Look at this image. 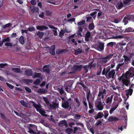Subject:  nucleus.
Masks as SVG:
<instances>
[{"label":"nucleus","mask_w":134,"mask_h":134,"mask_svg":"<svg viewBox=\"0 0 134 134\" xmlns=\"http://www.w3.org/2000/svg\"><path fill=\"white\" fill-rule=\"evenodd\" d=\"M134 76V68H130L129 71L124 74L122 75L120 77V80H122L123 83L126 86H128L130 83L129 78Z\"/></svg>","instance_id":"f257e3e1"},{"label":"nucleus","mask_w":134,"mask_h":134,"mask_svg":"<svg viewBox=\"0 0 134 134\" xmlns=\"http://www.w3.org/2000/svg\"><path fill=\"white\" fill-rule=\"evenodd\" d=\"M121 31V29L120 28H116L113 30H100L98 33L99 34V36L100 38L102 39H106L108 36L111 35V33L116 34L119 33Z\"/></svg>","instance_id":"f03ea898"},{"label":"nucleus","mask_w":134,"mask_h":134,"mask_svg":"<svg viewBox=\"0 0 134 134\" xmlns=\"http://www.w3.org/2000/svg\"><path fill=\"white\" fill-rule=\"evenodd\" d=\"M31 102L32 103V105L36 108L37 111L39 112L42 115L46 116H47V115L45 114L46 112L40 105L36 104L32 101H31Z\"/></svg>","instance_id":"7ed1b4c3"},{"label":"nucleus","mask_w":134,"mask_h":134,"mask_svg":"<svg viewBox=\"0 0 134 134\" xmlns=\"http://www.w3.org/2000/svg\"><path fill=\"white\" fill-rule=\"evenodd\" d=\"M107 94L106 90L105 89H99L98 94V98L100 99L101 98L103 99L104 98Z\"/></svg>","instance_id":"20e7f679"},{"label":"nucleus","mask_w":134,"mask_h":134,"mask_svg":"<svg viewBox=\"0 0 134 134\" xmlns=\"http://www.w3.org/2000/svg\"><path fill=\"white\" fill-rule=\"evenodd\" d=\"M76 35L75 34L72 35L69 37V41L71 42V43L75 45L77 44L76 40H77Z\"/></svg>","instance_id":"39448f33"},{"label":"nucleus","mask_w":134,"mask_h":134,"mask_svg":"<svg viewBox=\"0 0 134 134\" xmlns=\"http://www.w3.org/2000/svg\"><path fill=\"white\" fill-rule=\"evenodd\" d=\"M82 67V66L81 65H75L74 66L72 69H71L72 71L70 72L68 71L67 72V74H70L74 73L75 71L80 70Z\"/></svg>","instance_id":"423d86ee"},{"label":"nucleus","mask_w":134,"mask_h":134,"mask_svg":"<svg viewBox=\"0 0 134 134\" xmlns=\"http://www.w3.org/2000/svg\"><path fill=\"white\" fill-rule=\"evenodd\" d=\"M112 57L111 55H108L107 57L101 59L100 60V62H98L97 63V65L99 66L100 63L101 64H104L107 62Z\"/></svg>","instance_id":"0eeeda50"},{"label":"nucleus","mask_w":134,"mask_h":134,"mask_svg":"<svg viewBox=\"0 0 134 134\" xmlns=\"http://www.w3.org/2000/svg\"><path fill=\"white\" fill-rule=\"evenodd\" d=\"M95 48L100 51H102L104 49V44L102 43L98 42L95 44Z\"/></svg>","instance_id":"6e6552de"},{"label":"nucleus","mask_w":134,"mask_h":134,"mask_svg":"<svg viewBox=\"0 0 134 134\" xmlns=\"http://www.w3.org/2000/svg\"><path fill=\"white\" fill-rule=\"evenodd\" d=\"M34 128L37 129V127L35 125H31L30 127L29 128V130L28 131V132L31 134H42V132H38L37 133H36L32 130V129H33Z\"/></svg>","instance_id":"1a4fd4ad"},{"label":"nucleus","mask_w":134,"mask_h":134,"mask_svg":"<svg viewBox=\"0 0 134 134\" xmlns=\"http://www.w3.org/2000/svg\"><path fill=\"white\" fill-rule=\"evenodd\" d=\"M95 105L99 110H102L104 108V105L100 101H96Z\"/></svg>","instance_id":"9d476101"},{"label":"nucleus","mask_w":134,"mask_h":134,"mask_svg":"<svg viewBox=\"0 0 134 134\" xmlns=\"http://www.w3.org/2000/svg\"><path fill=\"white\" fill-rule=\"evenodd\" d=\"M118 105V103L116 102H114L112 105V107L109 111V113L110 114H111L117 108Z\"/></svg>","instance_id":"9b49d317"},{"label":"nucleus","mask_w":134,"mask_h":134,"mask_svg":"<svg viewBox=\"0 0 134 134\" xmlns=\"http://www.w3.org/2000/svg\"><path fill=\"white\" fill-rule=\"evenodd\" d=\"M114 95L112 94L110 96L108 97L105 101V103L106 104H109V106L110 105V104L112 103V99L114 97ZM110 107V106L108 107H107V106H106V108L107 109H108Z\"/></svg>","instance_id":"f8f14e48"},{"label":"nucleus","mask_w":134,"mask_h":134,"mask_svg":"<svg viewBox=\"0 0 134 134\" xmlns=\"http://www.w3.org/2000/svg\"><path fill=\"white\" fill-rule=\"evenodd\" d=\"M128 19H129V20H134V15H131L128 17L127 18H124L123 21V22L124 23V25H126L127 23Z\"/></svg>","instance_id":"ddd939ff"},{"label":"nucleus","mask_w":134,"mask_h":134,"mask_svg":"<svg viewBox=\"0 0 134 134\" xmlns=\"http://www.w3.org/2000/svg\"><path fill=\"white\" fill-rule=\"evenodd\" d=\"M134 84H132L131 85L130 88L128 90L126 91V95L127 96V98H128L129 95H131L132 94L133 90L132 89H131V88H133L134 87Z\"/></svg>","instance_id":"4468645a"},{"label":"nucleus","mask_w":134,"mask_h":134,"mask_svg":"<svg viewBox=\"0 0 134 134\" xmlns=\"http://www.w3.org/2000/svg\"><path fill=\"white\" fill-rule=\"evenodd\" d=\"M62 107L65 108H68L69 105L68 102L67 101L65 102L64 100V98H62Z\"/></svg>","instance_id":"2eb2a0df"},{"label":"nucleus","mask_w":134,"mask_h":134,"mask_svg":"<svg viewBox=\"0 0 134 134\" xmlns=\"http://www.w3.org/2000/svg\"><path fill=\"white\" fill-rule=\"evenodd\" d=\"M115 74V70H111L109 72L107 76V77L108 78H113Z\"/></svg>","instance_id":"dca6fc26"},{"label":"nucleus","mask_w":134,"mask_h":134,"mask_svg":"<svg viewBox=\"0 0 134 134\" xmlns=\"http://www.w3.org/2000/svg\"><path fill=\"white\" fill-rule=\"evenodd\" d=\"M114 100L117 101L119 103L121 102L122 101V99L120 97V94L115 95L114 96Z\"/></svg>","instance_id":"f3484780"},{"label":"nucleus","mask_w":134,"mask_h":134,"mask_svg":"<svg viewBox=\"0 0 134 134\" xmlns=\"http://www.w3.org/2000/svg\"><path fill=\"white\" fill-rule=\"evenodd\" d=\"M49 27L53 30V31L54 32V35L55 36H57V31H59V30L58 29L53 26L49 25Z\"/></svg>","instance_id":"a211bd4d"},{"label":"nucleus","mask_w":134,"mask_h":134,"mask_svg":"<svg viewBox=\"0 0 134 134\" xmlns=\"http://www.w3.org/2000/svg\"><path fill=\"white\" fill-rule=\"evenodd\" d=\"M36 28L37 30H47L48 29V27L46 26L42 25L40 26H36Z\"/></svg>","instance_id":"6ab92c4d"},{"label":"nucleus","mask_w":134,"mask_h":134,"mask_svg":"<svg viewBox=\"0 0 134 134\" xmlns=\"http://www.w3.org/2000/svg\"><path fill=\"white\" fill-rule=\"evenodd\" d=\"M49 65H46L43 68V71L44 72L48 73L49 72L50 69Z\"/></svg>","instance_id":"aec40b11"},{"label":"nucleus","mask_w":134,"mask_h":134,"mask_svg":"<svg viewBox=\"0 0 134 134\" xmlns=\"http://www.w3.org/2000/svg\"><path fill=\"white\" fill-rule=\"evenodd\" d=\"M122 32H134V30L131 27H128L125 30H122Z\"/></svg>","instance_id":"412c9836"},{"label":"nucleus","mask_w":134,"mask_h":134,"mask_svg":"<svg viewBox=\"0 0 134 134\" xmlns=\"http://www.w3.org/2000/svg\"><path fill=\"white\" fill-rule=\"evenodd\" d=\"M55 46L54 45L52 46L51 48L50 49V53L52 55H54L55 54Z\"/></svg>","instance_id":"4be33fe9"},{"label":"nucleus","mask_w":134,"mask_h":134,"mask_svg":"<svg viewBox=\"0 0 134 134\" xmlns=\"http://www.w3.org/2000/svg\"><path fill=\"white\" fill-rule=\"evenodd\" d=\"M123 6V4L121 1H120L116 4V7L118 9H121Z\"/></svg>","instance_id":"5701e85b"},{"label":"nucleus","mask_w":134,"mask_h":134,"mask_svg":"<svg viewBox=\"0 0 134 134\" xmlns=\"http://www.w3.org/2000/svg\"><path fill=\"white\" fill-rule=\"evenodd\" d=\"M104 116V115L103 113L100 112H99L97 115L95 116V118L97 119L98 118H102Z\"/></svg>","instance_id":"b1692460"},{"label":"nucleus","mask_w":134,"mask_h":134,"mask_svg":"<svg viewBox=\"0 0 134 134\" xmlns=\"http://www.w3.org/2000/svg\"><path fill=\"white\" fill-rule=\"evenodd\" d=\"M90 37V33L89 31H87L86 34L85 39V40L88 41L89 40V39Z\"/></svg>","instance_id":"393cba45"},{"label":"nucleus","mask_w":134,"mask_h":134,"mask_svg":"<svg viewBox=\"0 0 134 134\" xmlns=\"http://www.w3.org/2000/svg\"><path fill=\"white\" fill-rule=\"evenodd\" d=\"M20 102L22 105L26 107H30V105L28 103L25 102L24 100H21L20 101Z\"/></svg>","instance_id":"a878e982"},{"label":"nucleus","mask_w":134,"mask_h":134,"mask_svg":"<svg viewBox=\"0 0 134 134\" xmlns=\"http://www.w3.org/2000/svg\"><path fill=\"white\" fill-rule=\"evenodd\" d=\"M38 93H46V91L44 90L43 89H39L38 90H35Z\"/></svg>","instance_id":"bb28decb"},{"label":"nucleus","mask_w":134,"mask_h":134,"mask_svg":"<svg viewBox=\"0 0 134 134\" xmlns=\"http://www.w3.org/2000/svg\"><path fill=\"white\" fill-rule=\"evenodd\" d=\"M26 74L27 75L30 76L32 74V72L31 69L27 70L25 71Z\"/></svg>","instance_id":"cd10ccee"},{"label":"nucleus","mask_w":134,"mask_h":134,"mask_svg":"<svg viewBox=\"0 0 134 134\" xmlns=\"http://www.w3.org/2000/svg\"><path fill=\"white\" fill-rule=\"evenodd\" d=\"M75 99L76 101V102L75 103V104L76 106L75 107L76 108H78L80 105V102L77 98H76Z\"/></svg>","instance_id":"c85d7f7f"},{"label":"nucleus","mask_w":134,"mask_h":134,"mask_svg":"<svg viewBox=\"0 0 134 134\" xmlns=\"http://www.w3.org/2000/svg\"><path fill=\"white\" fill-rule=\"evenodd\" d=\"M94 28V25L93 23H92L90 24L88 26L89 29L91 31L93 30Z\"/></svg>","instance_id":"c756f323"},{"label":"nucleus","mask_w":134,"mask_h":134,"mask_svg":"<svg viewBox=\"0 0 134 134\" xmlns=\"http://www.w3.org/2000/svg\"><path fill=\"white\" fill-rule=\"evenodd\" d=\"M117 118L113 116H110L108 119V120L109 121H116L117 120Z\"/></svg>","instance_id":"7c9ffc66"},{"label":"nucleus","mask_w":134,"mask_h":134,"mask_svg":"<svg viewBox=\"0 0 134 134\" xmlns=\"http://www.w3.org/2000/svg\"><path fill=\"white\" fill-rule=\"evenodd\" d=\"M98 19H102L104 17V15L103 13L100 12L98 14Z\"/></svg>","instance_id":"2f4dec72"},{"label":"nucleus","mask_w":134,"mask_h":134,"mask_svg":"<svg viewBox=\"0 0 134 134\" xmlns=\"http://www.w3.org/2000/svg\"><path fill=\"white\" fill-rule=\"evenodd\" d=\"M74 129V131H73V132L74 133L80 132V129L79 127H75Z\"/></svg>","instance_id":"473e14b6"},{"label":"nucleus","mask_w":134,"mask_h":134,"mask_svg":"<svg viewBox=\"0 0 134 134\" xmlns=\"http://www.w3.org/2000/svg\"><path fill=\"white\" fill-rule=\"evenodd\" d=\"M37 35L40 38H42L44 34L43 32H39L37 33Z\"/></svg>","instance_id":"72a5a7b5"},{"label":"nucleus","mask_w":134,"mask_h":134,"mask_svg":"<svg viewBox=\"0 0 134 134\" xmlns=\"http://www.w3.org/2000/svg\"><path fill=\"white\" fill-rule=\"evenodd\" d=\"M11 70L12 71L16 72L18 73L20 72V70L19 68H12Z\"/></svg>","instance_id":"f704fd0d"},{"label":"nucleus","mask_w":134,"mask_h":134,"mask_svg":"<svg viewBox=\"0 0 134 134\" xmlns=\"http://www.w3.org/2000/svg\"><path fill=\"white\" fill-rule=\"evenodd\" d=\"M41 75L40 73H38L35 72L34 74V75L33 76V78H35L40 77Z\"/></svg>","instance_id":"c9c22d12"},{"label":"nucleus","mask_w":134,"mask_h":134,"mask_svg":"<svg viewBox=\"0 0 134 134\" xmlns=\"http://www.w3.org/2000/svg\"><path fill=\"white\" fill-rule=\"evenodd\" d=\"M19 42L20 43L22 44H23L24 43V37L23 36H21L20 39L19 40Z\"/></svg>","instance_id":"e433bc0d"},{"label":"nucleus","mask_w":134,"mask_h":134,"mask_svg":"<svg viewBox=\"0 0 134 134\" xmlns=\"http://www.w3.org/2000/svg\"><path fill=\"white\" fill-rule=\"evenodd\" d=\"M104 118L106 119L109 115L108 112L107 110H105L104 111Z\"/></svg>","instance_id":"4c0bfd02"},{"label":"nucleus","mask_w":134,"mask_h":134,"mask_svg":"<svg viewBox=\"0 0 134 134\" xmlns=\"http://www.w3.org/2000/svg\"><path fill=\"white\" fill-rule=\"evenodd\" d=\"M82 52V50L80 49H78L77 50H75V53L76 55H77L81 53Z\"/></svg>","instance_id":"58836bf2"},{"label":"nucleus","mask_w":134,"mask_h":134,"mask_svg":"<svg viewBox=\"0 0 134 134\" xmlns=\"http://www.w3.org/2000/svg\"><path fill=\"white\" fill-rule=\"evenodd\" d=\"M86 18L87 21V22H91L93 21L92 18L91 17H87Z\"/></svg>","instance_id":"ea45409f"},{"label":"nucleus","mask_w":134,"mask_h":134,"mask_svg":"<svg viewBox=\"0 0 134 134\" xmlns=\"http://www.w3.org/2000/svg\"><path fill=\"white\" fill-rule=\"evenodd\" d=\"M124 65V63L119 64L116 67V70L117 71L121 66H122Z\"/></svg>","instance_id":"a19ab883"},{"label":"nucleus","mask_w":134,"mask_h":134,"mask_svg":"<svg viewBox=\"0 0 134 134\" xmlns=\"http://www.w3.org/2000/svg\"><path fill=\"white\" fill-rule=\"evenodd\" d=\"M124 58L125 61V62H127L130 60V58L129 57L124 55Z\"/></svg>","instance_id":"79ce46f5"},{"label":"nucleus","mask_w":134,"mask_h":134,"mask_svg":"<svg viewBox=\"0 0 134 134\" xmlns=\"http://www.w3.org/2000/svg\"><path fill=\"white\" fill-rule=\"evenodd\" d=\"M12 24L10 23H8V24H6L5 25H4L3 26V28H5L6 27H9L10 26H11Z\"/></svg>","instance_id":"37998d69"},{"label":"nucleus","mask_w":134,"mask_h":134,"mask_svg":"<svg viewBox=\"0 0 134 134\" xmlns=\"http://www.w3.org/2000/svg\"><path fill=\"white\" fill-rule=\"evenodd\" d=\"M40 82V81L39 79H37L34 83L35 85H37L39 84Z\"/></svg>","instance_id":"c03bdc74"},{"label":"nucleus","mask_w":134,"mask_h":134,"mask_svg":"<svg viewBox=\"0 0 134 134\" xmlns=\"http://www.w3.org/2000/svg\"><path fill=\"white\" fill-rule=\"evenodd\" d=\"M85 22V20H82L81 21L78 23L77 25H82Z\"/></svg>","instance_id":"a18cd8bd"},{"label":"nucleus","mask_w":134,"mask_h":134,"mask_svg":"<svg viewBox=\"0 0 134 134\" xmlns=\"http://www.w3.org/2000/svg\"><path fill=\"white\" fill-rule=\"evenodd\" d=\"M86 71V72H87L88 71V69L89 68H91L88 65H86L83 67Z\"/></svg>","instance_id":"49530a36"},{"label":"nucleus","mask_w":134,"mask_h":134,"mask_svg":"<svg viewBox=\"0 0 134 134\" xmlns=\"http://www.w3.org/2000/svg\"><path fill=\"white\" fill-rule=\"evenodd\" d=\"M64 33V31L63 30H61L59 32V36L61 37H62Z\"/></svg>","instance_id":"de8ad7c7"},{"label":"nucleus","mask_w":134,"mask_h":134,"mask_svg":"<svg viewBox=\"0 0 134 134\" xmlns=\"http://www.w3.org/2000/svg\"><path fill=\"white\" fill-rule=\"evenodd\" d=\"M27 30L28 31H32L34 30L35 28L34 27L31 26L27 29Z\"/></svg>","instance_id":"09e8293b"},{"label":"nucleus","mask_w":134,"mask_h":134,"mask_svg":"<svg viewBox=\"0 0 134 134\" xmlns=\"http://www.w3.org/2000/svg\"><path fill=\"white\" fill-rule=\"evenodd\" d=\"M32 4L35 5L36 4L37 2L35 0H31L30 2Z\"/></svg>","instance_id":"8fccbe9b"},{"label":"nucleus","mask_w":134,"mask_h":134,"mask_svg":"<svg viewBox=\"0 0 134 134\" xmlns=\"http://www.w3.org/2000/svg\"><path fill=\"white\" fill-rule=\"evenodd\" d=\"M75 19L74 18H71L68 20V22L70 23H72L74 21Z\"/></svg>","instance_id":"3c124183"},{"label":"nucleus","mask_w":134,"mask_h":134,"mask_svg":"<svg viewBox=\"0 0 134 134\" xmlns=\"http://www.w3.org/2000/svg\"><path fill=\"white\" fill-rule=\"evenodd\" d=\"M25 89L26 91L27 92H29L30 93L31 92V90L28 88L27 87H25Z\"/></svg>","instance_id":"603ef678"},{"label":"nucleus","mask_w":134,"mask_h":134,"mask_svg":"<svg viewBox=\"0 0 134 134\" xmlns=\"http://www.w3.org/2000/svg\"><path fill=\"white\" fill-rule=\"evenodd\" d=\"M108 71H106L105 70V68H104L103 71H102V74L103 75H105V74H107V73L108 72Z\"/></svg>","instance_id":"864d4df0"},{"label":"nucleus","mask_w":134,"mask_h":134,"mask_svg":"<svg viewBox=\"0 0 134 134\" xmlns=\"http://www.w3.org/2000/svg\"><path fill=\"white\" fill-rule=\"evenodd\" d=\"M124 38V36L121 35H119L118 36H116L114 37V38Z\"/></svg>","instance_id":"5fc2aeb1"},{"label":"nucleus","mask_w":134,"mask_h":134,"mask_svg":"<svg viewBox=\"0 0 134 134\" xmlns=\"http://www.w3.org/2000/svg\"><path fill=\"white\" fill-rule=\"evenodd\" d=\"M7 65V64L1 63L0 64V67L1 68H3L4 66H6Z\"/></svg>","instance_id":"6e6d98bb"},{"label":"nucleus","mask_w":134,"mask_h":134,"mask_svg":"<svg viewBox=\"0 0 134 134\" xmlns=\"http://www.w3.org/2000/svg\"><path fill=\"white\" fill-rule=\"evenodd\" d=\"M114 45V42H110L108 43L107 46H108L112 47Z\"/></svg>","instance_id":"4d7b16f0"},{"label":"nucleus","mask_w":134,"mask_h":134,"mask_svg":"<svg viewBox=\"0 0 134 134\" xmlns=\"http://www.w3.org/2000/svg\"><path fill=\"white\" fill-rule=\"evenodd\" d=\"M44 16V13L43 12H41L39 15V17L42 18Z\"/></svg>","instance_id":"13d9d810"},{"label":"nucleus","mask_w":134,"mask_h":134,"mask_svg":"<svg viewBox=\"0 0 134 134\" xmlns=\"http://www.w3.org/2000/svg\"><path fill=\"white\" fill-rule=\"evenodd\" d=\"M121 20L120 19H114V22L115 23H117L120 21Z\"/></svg>","instance_id":"bf43d9fd"},{"label":"nucleus","mask_w":134,"mask_h":134,"mask_svg":"<svg viewBox=\"0 0 134 134\" xmlns=\"http://www.w3.org/2000/svg\"><path fill=\"white\" fill-rule=\"evenodd\" d=\"M6 84L8 86V87H9L11 89H13L14 88V86H13L7 83H6Z\"/></svg>","instance_id":"052dcab7"},{"label":"nucleus","mask_w":134,"mask_h":134,"mask_svg":"<svg viewBox=\"0 0 134 134\" xmlns=\"http://www.w3.org/2000/svg\"><path fill=\"white\" fill-rule=\"evenodd\" d=\"M80 116L78 115H76L74 116L75 119H80Z\"/></svg>","instance_id":"680f3d73"},{"label":"nucleus","mask_w":134,"mask_h":134,"mask_svg":"<svg viewBox=\"0 0 134 134\" xmlns=\"http://www.w3.org/2000/svg\"><path fill=\"white\" fill-rule=\"evenodd\" d=\"M92 63H93V62H91L89 64V65H88L91 68H93L95 67V65L94 64H93L92 65Z\"/></svg>","instance_id":"e2e57ef3"},{"label":"nucleus","mask_w":134,"mask_h":134,"mask_svg":"<svg viewBox=\"0 0 134 134\" xmlns=\"http://www.w3.org/2000/svg\"><path fill=\"white\" fill-rule=\"evenodd\" d=\"M33 10L34 11H35L37 12H38L39 10L38 8L35 7H33Z\"/></svg>","instance_id":"0e129e2a"},{"label":"nucleus","mask_w":134,"mask_h":134,"mask_svg":"<svg viewBox=\"0 0 134 134\" xmlns=\"http://www.w3.org/2000/svg\"><path fill=\"white\" fill-rule=\"evenodd\" d=\"M10 41V39L9 38H7L4 40H3V42H4L6 41L9 42Z\"/></svg>","instance_id":"69168bd1"},{"label":"nucleus","mask_w":134,"mask_h":134,"mask_svg":"<svg viewBox=\"0 0 134 134\" xmlns=\"http://www.w3.org/2000/svg\"><path fill=\"white\" fill-rule=\"evenodd\" d=\"M5 45L6 46H12V44L11 43L9 42H6L5 43Z\"/></svg>","instance_id":"338daca9"},{"label":"nucleus","mask_w":134,"mask_h":134,"mask_svg":"<svg viewBox=\"0 0 134 134\" xmlns=\"http://www.w3.org/2000/svg\"><path fill=\"white\" fill-rule=\"evenodd\" d=\"M17 36L15 33H13L11 35V37L12 38L16 37Z\"/></svg>","instance_id":"774afa93"}]
</instances>
